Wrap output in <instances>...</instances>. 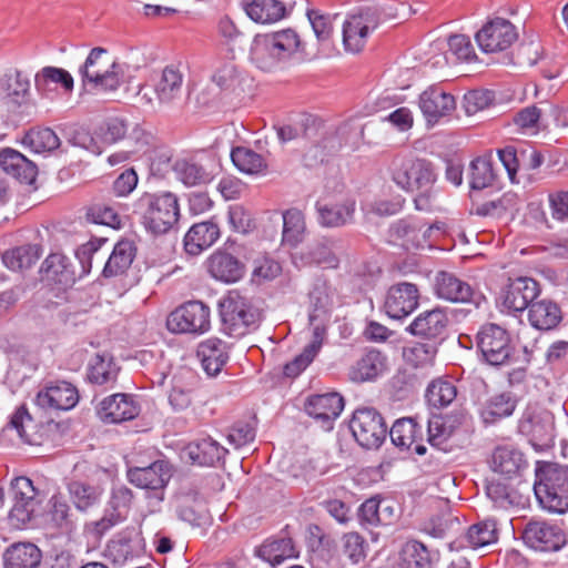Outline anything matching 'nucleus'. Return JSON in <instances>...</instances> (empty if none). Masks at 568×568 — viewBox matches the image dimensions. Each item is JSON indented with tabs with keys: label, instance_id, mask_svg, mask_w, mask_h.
Returning a JSON list of instances; mask_svg holds the SVG:
<instances>
[{
	"label": "nucleus",
	"instance_id": "1",
	"mask_svg": "<svg viewBox=\"0 0 568 568\" xmlns=\"http://www.w3.org/2000/svg\"><path fill=\"white\" fill-rule=\"evenodd\" d=\"M388 171L392 181L402 190L419 192L414 199L416 210H432L437 173L430 161L412 153H398L392 159Z\"/></svg>",
	"mask_w": 568,
	"mask_h": 568
},
{
	"label": "nucleus",
	"instance_id": "2",
	"mask_svg": "<svg viewBox=\"0 0 568 568\" xmlns=\"http://www.w3.org/2000/svg\"><path fill=\"white\" fill-rule=\"evenodd\" d=\"M133 214L152 235L171 231L180 217V205L171 192L143 193L133 205Z\"/></svg>",
	"mask_w": 568,
	"mask_h": 568
},
{
	"label": "nucleus",
	"instance_id": "3",
	"mask_svg": "<svg viewBox=\"0 0 568 568\" xmlns=\"http://www.w3.org/2000/svg\"><path fill=\"white\" fill-rule=\"evenodd\" d=\"M534 491L544 509L565 514L568 510V466L537 462Z\"/></svg>",
	"mask_w": 568,
	"mask_h": 568
},
{
	"label": "nucleus",
	"instance_id": "4",
	"mask_svg": "<svg viewBox=\"0 0 568 568\" xmlns=\"http://www.w3.org/2000/svg\"><path fill=\"white\" fill-rule=\"evenodd\" d=\"M221 329L226 335L240 338L256 329L262 321L261 310L239 291H229L219 301Z\"/></svg>",
	"mask_w": 568,
	"mask_h": 568
},
{
	"label": "nucleus",
	"instance_id": "5",
	"mask_svg": "<svg viewBox=\"0 0 568 568\" xmlns=\"http://www.w3.org/2000/svg\"><path fill=\"white\" fill-rule=\"evenodd\" d=\"M303 51L300 36L294 29L256 34L250 49L251 60L262 70H271L281 59Z\"/></svg>",
	"mask_w": 568,
	"mask_h": 568
},
{
	"label": "nucleus",
	"instance_id": "6",
	"mask_svg": "<svg viewBox=\"0 0 568 568\" xmlns=\"http://www.w3.org/2000/svg\"><path fill=\"white\" fill-rule=\"evenodd\" d=\"M476 346L480 359L487 365L499 367L516 359L517 349L509 332L495 323H486L479 328Z\"/></svg>",
	"mask_w": 568,
	"mask_h": 568
},
{
	"label": "nucleus",
	"instance_id": "7",
	"mask_svg": "<svg viewBox=\"0 0 568 568\" xmlns=\"http://www.w3.org/2000/svg\"><path fill=\"white\" fill-rule=\"evenodd\" d=\"M82 84L102 91H115L121 84V65L108 59L104 48H93L79 68Z\"/></svg>",
	"mask_w": 568,
	"mask_h": 568
},
{
	"label": "nucleus",
	"instance_id": "8",
	"mask_svg": "<svg viewBox=\"0 0 568 568\" xmlns=\"http://www.w3.org/2000/svg\"><path fill=\"white\" fill-rule=\"evenodd\" d=\"M12 507L9 518L17 527H27L38 514L42 503L40 490L27 476L14 477L9 487Z\"/></svg>",
	"mask_w": 568,
	"mask_h": 568
},
{
	"label": "nucleus",
	"instance_id": "9",
	"mask_svg": "<svg viewBox=\"0 0 568 568\" xmlns=\"http://www.w3.org/2000/svg\"><path fill=\"white\" fill-rule=\"evenodd\" d=\"M355 440L366 449H377L385 442L388 428L382 414L373 407L357 408L349 422Z\"/></svg>",
	"mask_w": 568,
	"mask_h": 568
},
{
	"label": "nucleus",
	"instance_id": "10",
	"mask_svg": "<svg viewBox=\"0 0 568 568\" xmlns=\"http://www.w3.org/2000/svg\"><path fill=\"white\" fill-rule=\"evenodd\" d=\"M166 327L172 333L204 334L211 328V311L202 301H189L170 313Z\"/></svg>",
	"mask_w": 568,
	"mask_h": 568
},
{
	"label": "nucleus",
	"instance_id": "11",
	"mask_svg": "<svg viewBox=\"0 0 568 568\" xmlns=\"http://www.w3.org/2000/svg\"><path fill=\"white\" fill-rule=\"evenodd\" d=\"M382 21V11L377 7L361 8L357 12L348 16L343 24V43L345 50L352 53L361 52L372 31Z\"/></svg>",
	"mask_w": 568,
	"mask_h": 568
},
{
	"label": "nucleus",
	"instance_id": "12",
	"mask_svg": "<svg viewBox=\"0 0 568 568\" xmlns=\"http://www.w3.org/2000/svg\"><path fill=\"white\" fill-rule=\"evenodd\" d=\"M523 542L540 552H556L566 545V534L556 523L546 519H529L520 530Z\"/></svg>",
	"mask_w": 568,
	"mask_h": 568
},
{
	"label": "nucleus",
	"instance_id": "13",
	"mask_svg": "<svg viewBox=\"0 0 568 568\" xmlns=\"http://www.w3.org/2000/svg\"><path fill=\"white\" fill-rule=\"evenodd\" d=\"M133 498V491L129 487L124 485L112 487L104 515L99 520L87 524L85 529L95 537L103 536L126 519Z\"/></svg>",
	"mask_w": 568,
	"mask_h": 568
},
{
	"label": "nucleus",
	"instance_id": "14",
	"mask_svg": "<svg viewBox=\"0 0 568 568\" xmlns=\"http://www.w3.org/2000/svg\"><path fill=\"white\" fill-rule=\"evenodd\" d=\"M172 474L171 464L168 460L158 459L148 466L129 467L126 477L132 485L150 490L156 499L163 500L164 488L168 486Z\"/></svg>",
	"mask_w": 568,
	"mask_h": 568
},
{
	"label": "nucleus",
	"instance_id": "15",
	"mask_svg": "<svg viewBox=\"0 0 568 568\" xmlns=\"http://www.w3.org/2000/svg\"><path fill=\"white\" fill-rule=\"evenodd\" d=\"M518 432L528 438L537 452H545L555 445V422L550 414L526 409L518 420Z\"/></svg>",
	"mask_w": 568,
	"mask_h": 568
},
{
	"label": "nucleus",
	"instance_id": "16",
	"mask_svg": "<svg viewBox=\"0 0 568 568\" xmlns=\"http://www.w3.org/2000/svg\"><path fill=\"white\" fill-rule=\"evenodd\" d=\"M448 325L449 317L446 308L436 306L419 313L406 327V332L442 345L447 338Z\"/></svg>",
	"mask_w": 568,
	"mask_h": 568
},
{
	"label": "nucleus",
	"instance_id": "17",
	"mask_svg": "<svg viewBox=\"0 0 568 568\" xmlns=\"http://www.w3.org/2000/svg\"><path fill=\"white\" fill-rule=\"evenodd\" d=\"M419 297L420 294L416 284L399 282L388 288L383 307L388 317L403 320L418 307Z\"/></svg>",
	"mask_w": 568,
	"mask_h": 568
},
{
	"label": "nucleus",
	"instance_id": "18",
	"mask_svg": "<svg viewBox=\"0 0 568 568\" xmlns=\"http://www.w3.org/2000/svg\"><path fill=\"white\" fill-rule=\"evenodd\" d=\"M436 224L427 225L420 219L406 216L392 223L387 233L393 241H402L406 247L419 248L429 245V237Z\"/></svg>",
	"mask_w": 568,
	"mask_h": 568
},
{
	"label": "nucleus",
	"instance_id": "19",
	"mask_svg": "<svg viewBox=\"0 0 568 568\" xmlns=\"http://www.w3.org/2000/svg\"><path fill=\"white\" fill-rule=\"evenodd\" d=\"M517 32L511 22L503 18L488 21L477 33L476 41L486 53L508 49L516 40Z\"/></svg>",
	"mask_w": 568,
	"mask_h": 568
},
{
	"label": "nucleus",
	"instance_id": "20",
	"mask_svg": "<svg viewBox=\"0 0 568 568\" xmlns=\"http://www.w3.org/2000/svg\"><path fill=\"white\" fill-rule=\"evenodd\" d=\"M539 294L540 286L537 281L531 277H516L509 278L501 290L500 300L509 313H520L529 308Z\"/></svg>",
	"mask_w": 568,
	"mask_h": 568
},
{
	"label": "nucleus",
	"instance_id": "21",
	"mask_svg": "<svg viewBox=\"0 0 568 568\" xmlns=\"http://www.w3.org/2000/svg\"><path fill=\"white\" fill-rule=\"evenodd\" d=\"M337 240L331 236H318L307 243L295 256L302 266H324L337 268L339 257L335 252Z\"/></svg>",
	"mask_w": 568,
	"mask_h": 568
},
{
	"label": "nucleus",
	"instance_id": "22",
	"mask_svg": "<svg viewBox=\"0 0 568 568\" xmlns=\"http://www.w3.org/2000/svg\"><path fill=\"white\" fill-rule=\"evenodd\" d=\"M79 402L75 386L65 381L45 386L36 396V404L43 410H69Z\"/></svg>",
	"mask_w": 568,
	"mask_h": 568
},
{
	"label": "nucleus",
	"instance_id": "23",
	"mask_svg": "<svg viewBox=\"0 0 568 568\" xmlns=\"http://www.w3.org/2000/svg\"><path fill=\"white\" fill-rule=\"evenodd\" d=\"M387 356L376 348H365L351 365L348 377L355 383L376 381L387 371Z\"/></svg>",
	"mask_w": 568,
	"mask_h": 568
},
{
	"label": "nucleus",
	"instance_id": "24",
	"mask_svg": "<svg viewBox=\"0 0 568 568\" xmlns=\"http://www.w3.org/2000/svg\"><path fill=\"white\" fill-rule=\"evenodd\" d=\"M140 406L130 394L118 393L103 398L98 406V415L104 423L118 424L135 418Z\"/></svg>",
	"mask_w": 568,
	"mask_h": 568
},
{
	"label": "nucleus",
	"instance_id": "25",
	"mask_svg": "<svg viewBox=\"0 0 568 568\" xmlns=\"http://www.w3.org/2000/svg\"><path fill=\"white\" fill-rule=\"evenodd\" d=\"M419 108L427 123L435 124L442 118L450 115L456 109V100L442 88L432 85L419 95Z\"/></svg>",
	"mask_w": 568,
	"mask_h": 568
},
{
	"label": "nucleus",
	"instance_id": "26",
	"mask_svg": "<svg viewBox=\"0 0 568 568\" xmlns=\"http://www.w3.org/2000/svg\"><path fill=\"white\" fill-rule=\"evenodd\" d=\"M392 443L402 449H409L413 445L414 452L424 455L427 450L423 445L424 426L417 417H404L397 419L388 432Z\"/></svg>",
	"mask_w": 568,
	"mask_h": 568
},
{
	"label": "nucleus",
	"instance_id": "27",
	"mask_svg": "<svg viewBox=\"0 0 568 568\" xmlns=\"http://www.w3.org/2000/svg\"><path fill=\"white\" fill-rule=\"evenodd\" d=\"M317 223L324 229H338L352 224L355 219L356 202L347 199L338 203L317 201L315 203Z\"/></svg>",
	"mask_w": 568,
	"mask_h": 568
},
{
	"label": "nucleus",
	"instance_id": "28",
	"mask_svg": "<svg viewBox=\"0 0 568 568\" xmlns=\"http://www.w3.org/2000/svg\"><path fill=\"white\" fill-rule=\"evenodd\" d=\"M193 465L215 467L224 464L229 450L210 436L190 442L184 450Z\"/></svg>",
	"mask_w": 568,
	"mask_h": 568
},
{
	"label": "nucleus",
	"instance_id": "29",
	"mask_svg": "<svg viewBox=\"0 0 568 568\" xmlns=\"http://www.w3.org/2000/svg\"><path fill=\"white\" fill-rule=\"evenodd\" d=\"M525 454L511 445L497 446L491 455V468L507 479L523 476L528 469Z\"/></svg>",
	"mask_w": 568,
	"mask_h": 568
},
{
	"label": "nucleus",
	"instance_id": "30",
	"mask_svg": "<svg viewBox=\"0 0 568 568\" xmlns=\"http://www.w3.org/2000/svg\"><path fill=\"white\" fill-rule=\"evenodd\" d=\"M344 408V399L337 393H326L310 396L304 405L307 415L323 423L327 429Z\"/></svg>",
	"mask_w": 568,
	"mask_h": 568
},
{
	"label": "nucleus",
	"instance_id": "31",
	"mask_svg": "<svg viewBox=\"0 0 568 568\" xmlns=\"http://www.w3.org/2000/svg\"><path fill=\"white\" fill-rule=\"evenodd\" d=\"M434 294L452 303H468L473 300L474 288L455 274L439 271L434 280Z\"/></svg>",
	"mask_w": 568,
	"mask_h": 568
},
{
	"label": "nucleus",
	"instance_id": "32",
	"mask_svg": "<svg viewBox=\"0 0 568 568\" xmlns=\"http://www.w3.org/2000/svg\"><path fill=\"white\" fill-rule=\"evenodd\" d=\"M67 489L75 509L80 513H89L101 505L104 488L100 484L72 479Z\"/></svg>",
	"mask_w": 568,
	"mask_h": 568
},
{
	"label": "nucleus",
	"instance_id": "33",
	"mask_svg": "<svg viewBox=\"0 0 568 568\" xmlns=\"http://www.w3.org/2000/svg\"><path fill=\"white\" fill-rule=\"evenodd\" d=\"M0 168L20 183L31 185L36 182L38 166L22 153L13 149L0 151Z\"/></svg>",
	"mask_w": 568,
	"mask_h": 568
},
{
	"label": "nucleus",
	"instance_id": "34",
	"mask_svg": "<svg viewBox=\"0 0 568 568\" xmlns=\"http://www.w3.org/2000/svg\"><path fill=\"white\" fill-rule=\"evenodd\" d=\"M207 271L217 281L235 283L245 274V265L225 251L214 252L207 260Z\"/></svg>",
	"mask_w": 568,
	"mask_h": 568
},
{
	"label": "nucleus",
	"instance_id": "35",
	"mask_svg": "<svg viewBox=\"0 0 568 568\" xmlns=\"http://www.w3.org/2000/svg\"><path fill=\"white\" fill-rule=\"evenodd\" d=\"M58 85L65 92H71L74 87L72 75L62 68L44 67L34 75V88L41 98H52L57 94Z\"/></svg>",
	"mask_w": 568,
	"mask_h": 568
},
{
	"label": "nucleus",
	"instance_id": "36",
	"mask_svg": "<svg viewBox=\"0 0 568 568\" xmlns=\"http://www.w3.org/2000/svg\"><path fill=\"white\" fill-rule=\"evenodd\" d=\"M518 404L511 392H501L489 396L479 408V416L485 425H494L510 417Z\"/></svg>",
	"mask_w": 568,
	"mask_h": 568
},
{
	"label": "nucleus",
	"instance_id": "37",
	"mask_svg": "<svg viewBox=\"0 0 568 568\" xmlns=\"http://www.w3.org/2000/svg\"><path fill=\"white\" fill-rule=\"evenodd\" d=\"M3 568H40L41 549L29 541L10 545L2 555Z\"/></svg>",
	"mask_w": 568,
	"mask_h": 568
},
{
	"label": "nucleus",
	"instance_id": "38",
	"mask_svg": "<svg viewBox=\"0 0 568 568\" xmlns=\"http://www.w3.org/2000/svg\"><path fill=\"white\" fill-rule=\"evenodd\" d=\"M196 354L209 376H216L229 361L226 343L216 337L201 342Z\"/></svg>",
	"mask_w": 568,
	"mask_h": 568
},
{
	"label": "nucleus",
	"instance_id": "39",
	"mask_svg": "<svg viewBox=\"0 0 568 568\" xmlns=\"http://www.w3.org/2000/svg\"><path fill=\"white\" fill-rule=\"evenodd\" d=\"M220 237L219 225L213 221L194 224L184 236V248L190 255H199Z\"/></svg>",
	"mask_w": 568,
	"mask_h": 568
},
{
	"label": "nucleus",
	"instance_id": "40",
	"mask_svg": "<svg viewBox=\"0 0 568 568\" xmlns=\"http://www.w3.org/2000/svg\"><path fill=\"white\" fill-rule=\"evenodd\" d=\"M562 320V312L559 305L549 300L534 301L528 308V321L530 325L539 331L556 328Z\"/></svg>",
	"mask_w": 568,
	"mask_h": 568
},
{
	"label": "nucleus",
	"instance_id": "41",
	"mask_svg": "<svg viewBox=\"0 0 568 568\" xmlns=\"http://www.w3.org/2000/svg\"><path fill=\"white\" fill-rule=\"evenodd\" d=\"M30 95V79L18 69H10L0 77V98L21 105Z\"/></svg>",
	"mask_w": 568,
	"mask_h": 568
},
{
	"label": "nucleus",
	"instance_id": "42",
	"mask_svg": "<svg viewBox=\"0 0 568 568\" xmlns=\"http://www.w3.org/2000/svg\"><path fill=\"white\" fill-rule=\"evenodd\" d=\"M183 74L174 65L165 67L155 82L154 91L162 104H172L181 98Z\"/></svg>",
	"mask_w": 568,
	"mask_h": 568
},
{
	"label": "nucleus",
	"instance_id": "43",
	"mask_svg": "<svg viewBox=\"0 0 568 568\" xmlns=\"http://www.w3.org/2000/svg\"><path fill=\"white\" fill-rule=\"evenodd\" d=\"M312 311L308 320L312 324L315 321L327 317L333 305L334 288L324 277L315 278L313 287L308 293Z\"/></svg>",
	"mask_w": 568,
	"mask_h": 568
},
{
	"label": "nucleus",
	"instance_id": "44",
	"mask_svg": "<svg viewBox=\"0 0 568 568\" xmlns=\"http://www.w3.org/2000/svg\"><path fill=\"white\" fill-rule=\"evenodd\" d=\"M2 432L6 435L14 432L23 444H40L41 436L36 432L34 420L24 405L16 409Z\"/></svg>",
	"mask_w": 568,
	"mask_h": 568
},
{
	"label": "nucleus",
	"instance_id": "45",
	"mask_svg": "<svg viewBox=\"0 0 568 568\" xmlns=\"http://www.w3.org/2000/svg\"><path fill=\"white\" fill-rule=\"evenodd\" d=\"M250 19L257 23H273L286 16V7L280 0H250L243 2Z\"/></svg>",
	"mask_w": 568,
	"mask_h": 568
},
{
	"label": "nucleus",
	"instance_id": "46",
	"mask_svg": "<svg viewBox=\"0 0 568 568\" xmlns=\"http://www.w3.org/2000/svg\"><path fill=\"white\" fill-rule=\"evenodd\" d=\"M135 251L133 242L129 240L119 241L103 267L102 275L109 278L124 274L133 262Z\"/></svg>",
	"mask_w": 568,
	"mask_h": 568
},
{
	"label": "nucleus",
	"instance_id": "47",
	"mask_svg": "<svg viewBox=\"0 0 568 568\" xmlns=\"http://www.w3.org/2000/svg\"><path fill=\"white\" fill-rule=\"evenodd\" d=\"M41 271L47 277L63 286H72L77 281L70 260L60 253L50 254L42 263Z\"/></svg>",
	"mask_w": 568,
	"mask_h": 568
},
{
	"label": "nucleus",
	"instance_id": "48",
	"mask_svg": "<svg viewBox=\"0 0 568 568\" xmlns=\"http://www.w3.org/2000/svg\"><path fill=\"white\" fill-rule=\"evenodd\" d=\"M282 243L290 247H296L304 239L306 222L304 213L291 207L283 212Z\"/></svg>",
	"mask_w": 568,
	"mask_h": 568
},
{
	"label": "nucleus",
	"instance_id": "49",
	"mask_svg": "<svg viewBox=\"0 0 568 568\" xmlns=\"http://www.w3.org/2000/svg\"><path fill=\"white\" fill-rule=\"evenodd\" d=\"M197 491L181 493L176 497L178 517L192 526L201 527L206 523V515L201 503L197 501Z\"/></svg>",
	"mask_w": 568,
	"mask_h": 568
},
{
	"label": "nucleus",
	"instance_id": "50",
	"mask_svg": "<svg viewBox=\"0 0 568 568\" xmlns=\"http://www.w3.org/2000/svg\"><path fill=\"white\" fill-rule=\"evenodd\" d=\"M119 367L109 354L97 353L88 366V379L92 384L105 385L116 379Z\"/></svg>",
	"mask_w": 568,
	"mask_h": 568
},
{
	"label": "nucleus",
	"instance_id": "51",
	"mask_svg": "<svg viewBox=\"0 0 568 568\" xmlns=\"http://www.w3.org/2000/svg\"><path fill=\"white\" fill-rule=\"evenodd\" d=\"M41 256V247L38 244H26L6 251L2 254L4 265L12 271L30 268Z\"/></svg>",
	"mask_w": 568,
	"mask_h": 568
},
{
	"label": "nucleus",
	"instance_id": "52",
	"mask_svg": "<svg viewBox=\"0 0 568 568\" xmlns=\"http://www.w3.org/2000/svg\"><path fill=\"white\" fill-rule=\"evenodd\" d=\"M469 184L471 190H483L493 186L496 172L491 155H483L474 159L469 165Z\"/></svg>",
	"mask_w": 568,
	"mask_h": 568
},
{
	"label": "nucleus",
	"instance_id": "53",
	"mask_svg": "<svg viewBox=\"0 0 568 568\" xmlns=\"http://www.w3.org/2000/svg\"><path fill=\"white\" fill-rule=\"evenodd\" d=\"M465 541L473 548H481L491 545L498 539V530L494 519L479 520L467 529Z\"/></svg>",
	"mask_w": 568,
	"mask_h": 568
},
{
	"label": "nucleus",
	"instance_id": "54",
	"mask_svg": "<svg viewBox=\"0 0 568 568\" xmlns=\"http://www.w3.org/2000/svg\"><path fill=\"white\" fill-rule=\"evenodd\" d=\"M262 559L271 564H280L286 558L295 556L296 550L292 538L282 537L277 539L265 540L256 550Z\"/></svg>",
	"mask_w": 568,
	"mask_h": 568
},
{
	"label": "nucleus",
	"instance_id": "55",
	"mask_svg": "<svg viewBox=\"0 0 568 568\" xmlns=\"http://www.w3.org/2000/svg\"><path fill=\"white\" fill-rule=\"evenodd\" d=\"M457 396L456 385L448 379L437 378L430 382L425 392V398L429 406L444 408L450 405Z\"/></svg>",
	"mask_w": 568,
	"mask_h": 568
},
{
	"label": "nucleus",
	"instance_id": "56",
	"mask_svg": "<svg viewBox=\"0 0 568 568\" xmlns=\"http://www.w3.org/2000/svg\"><path fill=\"white\" fill-rule=\"evenodd\" d=\"M48 519L53 527L63 531H72L75 528V517L71 506L58 495H53L49 500Z\"/></svg>",
	"mask_w": 568,
	"mask_h": 568
},
{
	"label": "nucleus",
	"instance_id": "57",
	"mask_svg": "<svg viewBox=\"0 0 568 568\" xmlns=\"http://www.w3.org/2000/svg\"><path fill=\"white\" fill-rule=\"evenodd\" d=\"M23 143L36 153H50L60 146L61 141L52 129L38 126L26 133Z\"/></svg>",
	"mask_w": 568,
	"mask_h": 568
},
{
	"label": "nucleus",
	"instance_id": "58",
	"mask_svg": "<svg viewBox=\"0 0 568 568\" xmlns=\"http://www.w3.org/2000/svg\"><path fill=\"white\" fill-rule=\"evenodd\" d=\"M173 169L179 180L187 186L205 184L211 181L206 169L193 159L178 160Z\"/></svg>",
	"mask_w": 568,
	"mask_h": 568
},
{
	"label": "nucleus",
	"instance_id": "59",
	"mask_svg": "<svg viewBox=\"0 0 568 568\" xmlns=\"http://www.w3.org/2000/svg\"><path fill=\"white\" fill-rule=\"evenodd\" d=\"M439 344L426 341L417 342L403 351L404 359L407 364L418 368L432 365L438 354Z\"/></svg>",
	"mask_w": 568,
	"mask_h": 568
},
{
	"label": "nucleus",
	"instance_id": "60",
	"mask_svg": "<svg viewBox=\"0 0 568 568\" xmlns=\"http://www.w3.org/2000/svg\"><path fill=\"white\" fill-rule=\"evenodd\" d=\"M212 81L224 92L242 91V72L232 60L224 61L216 68Z\"/></svg>",
	"mask_w": 568,
	"mask_h": 568
},
{
	"label": "nucleus",
	"instance_id": "61",
	"mask_svg": "<svg viewBox=\"0 0 568 568\" xmlns=\"http://www.w3.org/2000/svg\"><path fill=\"white\" fill-rule=\"evenodd\" d=\"M231 159L233 164L246 174H257L266 168L264 158L245 146L233 148Z\"/></svg>",
	"mask_w": 568,
	"mask_h": 568
},
{
	"label": "nucleus",
	"instance_id": "62",
	"mask_svg": "<svg viewBox=\"0 0 568 568\" xmlns=\"http://www.w3.org/2000/svg\"><path fill=\"white\" fill-rule=\"evenodd\" d=\"M429 550L424 544L413 540L405 544L402 550V568H433Z\"/></svg>",
	"mask_w": 568,
	"mask_h": 568
},
{
	"label": "nucleus",
	"instance_id": "63",
	"mask_svg": "<svg viewBox=\"0 0 568 568\" xmlns=\"http://www.w3.org/2000/svg\"><path fill=\"white\" fill-rule=\"evenodd\" d=\"M518 201L519 199L516 193L506 192L497 200L478 204L475 209V213L479 216L501 217L508 211L516 210Z\"/></svg>",
	"mask_w": 568,
	"mask_h": 568
},
{
	"label": "nucleus",
	"instance_id": "64",
	"mask_svg": "<svg viewBox=\"0 0 568 568\" xmlns=\"http://www.w3.org/2000/svg\"><path fill=\"white\" fill-rule=\"evenodd\" d=\"M67 141L73 146L81 148L94 155L102 153V146L90 133L89 130L81 126H72L67 131Z\"/></svg>",
	"mask_w": 568,
	"mask_h": 568
}]
</instances>
